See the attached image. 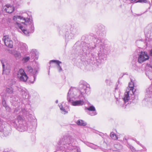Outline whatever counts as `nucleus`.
Segmentation results:
<instances>
[{"label":"nucleus","mask_w":152,"mask_h":152,"mask_svg":"<svg viewBox=\"0 0 152 152\" xmlns=\"http://www.w3.org/2000/svg\"><path fill=\"white\" fill-rule=\"evenodd\" d=\"M79 88L80 94L78 96L77 99H79V100L73 101L71 102L72 105L74 106H81L84 105L86 100L85 94L90 93V85L86 82L83 80L80 81Z\"/></svg>","instance_id":"obj_3"},{"label":"nucleus","mask_w":152,"mask_h":152,"mask_svg":"<svg viewBox=\"0 0 152 152\" xmlns=\"http://www.w3.org/2000/svg\"><path fill=\"white\" fill-rule=\"evenodd\" d=\"M128 147L129 148H130L132 151H135L134 148L132 146L128 144Z\"/></svg>","instance_id":"obj_36"},{"label":"nucleus","mask_w":152,"mask_h":152,"mask_svg":"<svg viewBox=\"0 0 152 152\" xmlns=\"http://www.w3.org/2000/svg\"><path fill=\"white\" fill-rule=\"evenodd\" d=\"M96 45H95L94 46H91L89 44H88L86 47L85 49H86L87 52H86L87 53H89L92 50H93L96 47Z\"/></svg>","instance_id":"obj_19"},{"label":"nucleus","mask_w":152,"mask_h":152,"mask_svg":"<svg viewBox=\"0 0 152 152\" xmlns=\"http://www.w3.org/2000/svg\"><path fill=\"white\" fill-rule=\"evenodd\" d=\"M3 135H2V136H6L7 135H8V134H7L5 133V132H4V133H3Z\"/></svg>","instance_id":"obj_39"},{"label":"nucleus","mask_w":152,"mask_h":152,"mask_svg":"<svg viewBox=\"0 0 152 152\" xmlns=\"http://www.w3.org/2000/svg\"><path fill=\"white\" fill-rule=\"evenodd\" d=\"M76 137V135L73 132H68L61 138L58 142V144L60 145L59 147L60 150L66 151L67 149H69L72 152H81L79 148L72 144Z\"/></svg>","instance_id":"obj_1"},{"label":"nucleus","mask_w":152,"mask_h":152,"mask_svg":"<svg viewBox=\"0 0 152 152\" xmlns=\"http://www.w3.org/2000/svg\"><path fill=\"white\" fill-rule=\"evenodd\" d=\"M124 140H127V139L125 137V138H124Z\"/></svg>","instance_id":"obj_43"},{"label":"nucleus","mask_w":152,"mask_h":152,"mask_svg":"<svg viewBox=\"0 0 152 152\" xmlns=\"http://www.w3.org/2000/svg\"><path fill=\"white\" fill-rule=\"evenodd\" d=\"M55 63L57 64V68L59 72H61L63 71L60 65V64L61 62L57 60H52L50 61V63Z\"/></svg>","instance_id":"obj_17"},{"label":"nucleus","mask_w":152,"mask_h":152,"mask_svg":"<svg viewBox=\"0 0 152 152\" xmlns=\"http://www.w3.org/2000/svg\"><path fill=\"white\" fill-rule=\"evenodd\" d=\"M78 31L76 28H72L71 29L70 32L67 31L66 33L65 38L66 41L69 40L74 38L75 36L78 34Z\"/></svg>","instance_id":"obj_10"},{"label":"nucleus","mask_w":152,"mask_h":152,"mask_svg":"<svg viewBox=\"0 0 152 152\" xmlns=\"http://www.w3.org/2000/svg\"><path fill=\"white\" fill-rule=\"evenodd\" d=\"M12 3L13 5H11L10 4H7L5 6H3V11H5L8 13L12 12L14 10L15 6H17L18 1L17 0H11Z\"/></svg>","instance_id":"obj_9"},{"label":"nucleus","mask_w":152,"mask_h":152,"mask_svg":"<svg viewBox=\"0 0 152 152\" xmlns=\"http://www.w3.org/2000/svg\"><path fill=\"white\" fill-rule=\"evenodd\" d=\"M139 63H138V62H135L134 64H133V65L132 66V68L136 71H139V70H140V66L139 65Z\"/></svg>","instance_id":"obj_22"},{"label":"nucleus","mask_w":152,"mask_h":152,"mask_svg":"<svg viewBox=\"0 0 152 152\" xmlns=\"http://www.w3.org/2000/svg\"><path fill=\"white\" fill-rule=\"evenodd\" d=\"M2 124V121L0 119V124Z\"/></svg>","instance_id":"obj_41"},{"label":"nucleus","mask_w":152,"mask_h":152,"mask_svg":"<svg viewBox=\"0 0 152 152\" xmlns=\"http://www.w3.org/2000/svg\"><path fill=\"white\" fill-rule=\"evenodd\" d=\"M15 20H20L24 22L20 23L16 22L18 27L25 35L28 36L30 33H33L34 30V27L32 19L30 18H25L20 16H15L13 18Z\"/></svg>","instance_id":"obj_2"},{"label":"nucleus","mask_w":152,"mask_h":152,"mask_svg":"<svg viewBox=\"0 0 152 152\" xmlns=\"http://www.w3.org/2000/svg\"><path fill=\"white\" fill-rule=\"evenodd\" d=\"M114 147L117 149L120 150L122 148V146L120 144H116L114 145Z\"/></svg>","instance_id":"obj_32"},{"label":"nucleus","mask_w":152,"mask_h":152,"mask_svg":"<svg viewBox=\"0 0 152 152\" xmlns=\"http://www.w3.org/2000/svg\"><path fill=\"white\" fill-rule=\"evenodd\" d=\"M77 124L78 125L82 126H86L87 123L84 121L80 119L78 120L77 122Z\"/></svg>","instance_id":"obj_24"},{"label":"nucleus","mask_w":152,"mask_h":152,"mask_svg":"<svg viewBox=\"0 0 152 152\" xmlns=\"http://www.w3.org/2000/svg\"><path fill=\"white\" fill-rule=\"evenodd\" d=\"M17 121L18 124H16L17 126V129L21 132H24L27 129V126L25 121H24L22 117L19 116L17 118L16 121Z\"/></svg>","instance_id":"obj_7"},{"label":"nucleus","mask_w":152,"mask_h":152,"mask_svg":"<svg viewBox=\"0 0 152 152\" xmlns=\"http://www.w3.org/2000/svg\"><path fill=\"white\" fill-rule=\"evenodd\" d=\"M85 110H88V111L87 112L88 114L91 116H95L97 114L95 108L93 105L91 106L88 107H86Z\"/></svg>","instance_id":"obj_16"},{"label":"nucleus","mask_w":152,"mask_h":152,"mask_svg":"<svg viewBox=\"0 0 152 152\" xmlns=\"http://www.w3.org/2000/svg\"><path fill=\"white\" fill-rule=\"evenodd\" d=\"M83 51L84 52V51H85V50L83 49Z\"/></svg>","instance_id":"obj_45"},{"label":"nucleus","mask_w":152,"mask_h":152,"mask_svg":"<svg viewBox=\"0 0 152 152\" xmlns=\"http://www.w3.org/2000/svg\"><path fill=\"white\" fill-rule=\"evenodd\" d=\"M26 111L24 109H21V107L19 106L15 109L14 110V113L18 114L16 118L20 116L22 117L23 116H24L26 114Z\"/></svg>","instance_id":"obj_15"},{"label":"nucleus","mask_w":152,"mask_h":152,"mask_svg":"<svg viewBox=\"0 0 152 152\" xmlns=\"http://www.w3.org/2000/svg\"><path fill=\"white\" fill-rule=\"evenodd\" d=\"M1 95L3 98L2 99H4L5 97L6 96V94L5 93L2 92L1 94Z\"/></svg>","instance_id":"obj_37"},{"label":"nucleus","mask_w":152,"mask_h":152,"mask_svg":"<svg viewBox=\"0 0 152 152\" xmlns=\"http://www.w3.org/2000/svg\"><path fill=\"white\" fill-rule=\"evenodd\" d=\"M17 90L18 91L20 92V94H21L23 96L24 95L26 96L27 93L26 92L25 89L23 88L22 87H17Z\"/></svg>","instance_id":"obj_20"},{"label":"nucleus","mask_w":152,"mask_h":152,"mask_svg":"<svg viewBox=\"0 0 152 152\" xmlns=\"http://www.w3.org/2000/svg\"><path fill=\"white\" fill-rule=\"evenodd\" d=\"M20 45L21 49L22 50H26L27 46L26 44L23 43H20Z\"/></svg>","instance_id":"obj_29"},{"label":"nucleus","mask_w":152,"mask_h":152,"mask_svg":"<svg viewBox=\"0 0 152 152\" xmlns=\"http://www.w3.org/2000/svg\"><path fill=\"white\" fill-rule=\"evenodd\" d=\"M134 55L136 56L137 62L140 64L148 60L149 58L147 52L141 51L140 49H137L135 51Z\"/></svg>","instance_id":"obj_5"},{"label":"nucleus","mask_w":152,"mask_h":152,"mask_svg":"<svg viewBox=\"0 0 152 152\" xmlns=\"http://www.w3.org/2000/svg\"><path fill=\"white\" fill-rule=\"evenodd\" d=\"M96 35L94 36L93 38L94 39V42L100 45L98 53V56H100L103 52L110 51V47L107 45H104L103 43V40L101 39V37L105 36V33L103 28L101 29L100 28L99 29H97L96 30Z\"/></svg>","instance_id":"obj_4"},{"label":"nucleus","mask_w":152,"mask_h":152,"mask_svg":"<svg viewBox=\"0 0 152 152\" xmlns=\"http://www.w3.org/2000/svg\"><path fill=\"white\" fill-rule=\"evenodd\" d=\"M136 2H139V3H150V2L146 0H138Z\"/></svg>","instance_id":"obj_33"},{"label":"nucleus","mask_w":152,"mask_h":152,"mask_svg":"<svg viewBox=\"0 0 152 152\" xmlns=\"http://www.w3.org/2000/svg\"><path fill=\"white\" fill-rule=\"evenodd\" d=\"M137 143L138 144H139V142H138V141H137Z\"/></svg>","instance_id":"obj_44"},{"label":"nucleus","mask_w":152,"mask_h":152,"mask_svg":"<svg viewBox=\"0 0 152 152\" xmlns=\"http://www.w3.org/2000/svg\"><path fill=\"white\" fill-rule=\"evenodd\" d=\"M110 137L112 139L114 140H117L118 139V137L116 134L114 132H112L110 134Z\"/></svg>","instance_id":"obj_30"},{"label":"nucleus","mask_w":152,"mask_h":152,"mask_svg":"<svg viewBox=\"0 0 152 152\" xmlns=\"http://www.w3.org/2000/svg\"><path fill=\"white\" fill-rule=\"evenodd\" d=\"M3 60H1L3 67V74L8 75L10 72L11 69L10 66L6 62H3Z\"/></svg>","instance_id":"obj_13"},{"label":"nucleus","mask_w":152,"mask_h":152,"mask_svg":"<svg viewBox=\"0 0 152 152\" xmlns=\"http://www.w3.org/2000/svg\"><path fill=\"white\" fill-rule=\"evenodd\" d=\"M6 92L9 94H12L14 92L13 88L12 87H7L6 88Z\"/></svg>","instance_id":"obj_25"},{"label":"nucleus","mask_w":152,"mask_h":152,"mask_svg":"<svg viewBox=\"0 0 152 152\" xmlns=\"http://www.w3.org/2000/svg\"><path fill=\"white\" fill-rule=\"evenodd\" d=\"M17 75L18 79L21 81L25 82L28 78L27 75L23 69H20L18 71Z\"/></svg>","instance_id":"obj_12"},{"label":"nucleus","mask_w":152,"mask_h":152,"mask_svg":"<svg viewBox=\"0 0 152 152\" xmlns=\"http://www.w3.org/2000/svg\"><path fill=\"white\" fill-rule=\"evenodd\" d=\"M30 59H31L30 56H26L24 57L22 59V61L23 62L26 63Z\"/></svg>","instance_id":"obj_31"},{"label":"nucleus","mask_w":152,"mask_h":152,"mask_svg":"<svg viewBox=\"0 0 152 152\" xmlns=\"http://www.w3.org/2000/svg\"><path fill=\"white\" fill-rule=\"evenodd\" d=\"M86 144L88 146L94 149H96L98 148V147L97 146L92 143L87 142Z\"/></svg>","instance_id":"obj_26"},{"label":"nucleus","mask_w":152,"mask_h":152,"mask_svg":"<svg viewBox=\"0 0 152 152\" xmlns=\"http://www.w3.org/2000/svg\"><path fill=\"white\" fill-rule=\"evenodd\" d=\"M3 40L5 45L7 47L12 48L13 47V42L8 35H5L3 37Z\"/></svg>","instance_id":"obj_14"},{"label":"nucleus","mask_w":152,"mask_h":152,"mask_svg":"<svg viewBox=\"0 0 152 152\" xmlns=\"http://www.w3.org/2000/svg\"><path fill=\"white\" fill-rule=\"evenodd\" d=\"M29 56L30 57L31 60L33 59L34 60L35 59H37L38 57L37 52L32 51L31 52V55Z\"/></svg>","instance_id":"obj_21"},{"label":"nucleus","mask_w":152,"mask_h":152,"mask_svg":"<svg viewBox=\"0 0 152 152\" xmlns=\"http://www.w3.org/2000/svg\"><path fill=\"white\" fill-rule=\"evenodd\" d=\"M25 69L28 73L31 74L32 75L31 77V79L29 81L31 83H33L36 79L37 75L38 73V69H33L30 66H27Z\"/></svg>","instance_id":"obj_8"},{"label":"nucleus","mask_w":152,"mask_h":152,"mask_svg":"<svg viewBox=\"0 0 152 152\" xmlns=\"http://www.w3.org/2000/svg\"><path fill=\"white\" fill-rule=\"evenodd\" d=\"M110 81L109 80L107 79L105 80V82L107 85H110Z\"/></svg>","instance_id":"obj_38"},{"label":"nucleus","mask_w":152,"mask_h":152,"mask_svg":"<svg viewBox=\"0 0 152 152\" xmlns=\"http://www.w3.org/2000/svg\"><path fill=\"white\" fill-rule=\"evenodd\" d=\"M13 54L15 57L17 59L20 58L21 56L20 52L17 51H14L13 53Z\"/></svg>","instance_id":"obj_28"},{"label":"nucleus","mask_w":152,"mask_h":152,"mask_svg":"<svg viewBox=\"0 0 152 152\" xmlns=\"http://www.w3.org/2000/svg\"><path fill=\"white\" fill-rule=\"evenodd\" d=\"M150 55L152 56V49L151 50L150 52Z\"/></svg>","instance_id":"obj_40"},{"label":"nucleus","mask_w":152,"mask_h":152,"mask_svg":"<svg viewBox=\"0 0 152 152\" xmlns=\"http://www.w3.org/2000/svg\"><path fill=\"white\" fill-rule=\"evenodd\" d=\"M2 104L3 105V106L5 107L6 106H7V104L6 103V101L4 99H2Z\"/></svg>","instance_id":"obj_34"},{"label":"nucleus","mask_w":152,"mask_h":152,"mask_svg":"<svg viewBox=\"0 0 152 152\" xmlns=\"http://www.w3.org/2000/svg\"><path fill=\"white\" fill-rule=\"evenodd\" d=\"M58 100H57L56 101V103H58Z\"/></svg>","instance_id":"obj_42"},{"label":"nucleus","mask_w":152,"mask_h":152,"mask_svg":"<svg viewBox=\"0 0 152 152\" xmlns=\"http://www.w3.org/2000/svg\"><path fill=\"white\" fill-rule=\"evenodd\" d=\"M6 110L7 112H10L11 111V109L10 107L8 105L5 107Z\"/></svg>","instance_id":"obj_35"},{"label":"nucleus","mask_w":152,"mask_h":152,"mask_svg":"<svg viewBox=\"0 0 152 152\" xmlns=\"http://www.w3.org/2000/svg\"><path fill=\"white\" fill-rule=\"evenodd\" d=\"M129 88H128V90H126V91L125 93L124 100V102L126 103L129 101V95L132 96H134L133 99H134V97L135 96L134 95V93L135 91V90L134 91V83L132 81L129 83Z\"/></svg>","instance_id":"obj_6"},{"label":"nucleus","mask_w":152,"mask_h":152,"mask_svg":"<svg viewBox=\"0 0 152 152\" xmlns=\"http://www.w3.org/2000/svg\"><path fill=\"white\" fill-rule=\"evenodd\" d=\"M77 97L75 90L73 89H70L67 95V100L69 102H71L74 100L77 99Z\"/></svg>","instance_id":"obj_11"},{"label":"nucleus","mask_w":152,"mask_h":152,"mask_svg":"<svg viewBox=\"0 0 152 152\" xmlns=\"http://www.w3.org/2000/svg\"><path fill=\"white\" fill-rule=\"evenodd\" d=\"M147 94L148 97L150 96H152V84L146 90Z\"/></svg>","instance_id":"obj_23"},{"label":"nucleus","mask_w":152,"mask_h":152,"mask_svg":"<svg viewBox=\"0 0 152 152\" xmlns=\"http://www.w3.org/2000/svg\"><path fill=\"white\" fill-rule=\"evenodd\" d=\"M58 105L62 113L65 114L68 113V112L66 110L65 108L63 107L62 104H59Z\"/></svg>","instance_id":"obj_27"},{"label":"nucleus","mask_w":152,"mask_h":152,"mask_svg":"<svg viewBox=\"0 0 152 152\" xmlns=\"http://www.w3.org/2000/svg\"><path fill=\"white\" fill-rule=\"evenodd\" d=\"M124 98L121 99L119 100H118L117 99L116 101V103L120 106L122 107H124V105H125V104H125V105H126V104H128L127 102H128V101L126 102V103H125L124 100Z\"/></svg>","instance_id":"obj_18"}]
</instances>
